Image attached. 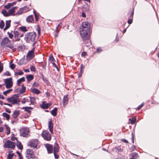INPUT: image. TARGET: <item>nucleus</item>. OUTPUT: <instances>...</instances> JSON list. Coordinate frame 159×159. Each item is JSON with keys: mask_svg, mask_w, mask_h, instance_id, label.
Instances as JSON below:
<instances>
[{"mask_svg": "<svg viewBox=\"0 0 159 159\" xmlns=\"http://www.w3.org/2000/svg\"><path fill=\"white\" fill-rule=\"evenodd\" d=\"M86 55V52H82L81 54V55L82 57H84Z\"/></svg>", "mask_w": 159, "mask_h": 159, "instance_id": "obj_57", "label": "nucleus"}, {"mask_svg": "<svg viewBox=\"0 0 159 159\" xmlns=\"http://www.w3.org/2000/svg\"><path fill=\"white\" fill-rule=\"evenodd\" d=\"M129 120H130V121L131 123L132 124H134L135 123L136 120V119H129Z\"/></svg>", "mask_w": 159, "mask_h": 159, "instance_id": "obj_47", "label": "nucleus"}, {"mask_svg": "<svg viewBox=\"0 0 159 159\" xmlns=\"http://www.w3.org/2000/svg\"><path fill=\"white\" fill-rule=\"evenodd\" d=\"M42 136L46 140L49 141L51 139V135L47 131H44L42 133Z\"/></svg>", "mask_w": 159, "mask_h": 159, "instance_id": "obj_8", "label": "nucleus"}, {"mask_svg": "<svg viewBox=\"0 0 159 159\" xmlns=\"http://www.w3.org/2000/svg\"><path fill=\"white\" fill-rule=\"evenodd\" d=\"M16 7H14L12 8L11 9H10L9 11V15H14L15 13V9Z\"/></svg>", "mask_w": 159, "mask_h": 159, "instance_id": "obj_24", "label": "nucleus"}, {"mask_svg": "<svg viewBox=\"0 0 159 159\" xmlns=\"http://www.w3.org/2000/svg\"><path fill=\"white\" fill-rule=\"evenodd\" d=\"M34 48L32 50L29 51L27 55V57L29 58H32L33 57V55L34 54Z\"/></svg>", "mask_w": 159, "mask_h": 159, "instance_id": "obj_16", "label": "nucleus"}, {"mask_svg": "<svg viewBox=\"0 0 159 159\" xmlns=\"http://www.w3.org/2000/svg\"><path fill=\"white\" fill-rule=\"evenodd\" d=\"M4 26V21L2 20L0 23V28L1 29H3Z\"/></svg>", "mask_w": 159, "mask_h": 159, "instance_id": "obj_41", "label": "nucleus"}, {"mask_svg": "<svg viewBox=\"0 0 159 159\" xmlns=\"http://www.w3.org/2000/svg\"><path fill=\"white\" fill-rule=\"evenodd\" d=\"M22 9L23 10L24 13H25L27 12L30 10L29 8L27 6H25L22 7Z\"/></svg>", "mask_w": 159, "mask_h": 159, "instance_id": "obj_30", "label": "nucleus"}, {"mask_svg": "<svg viewBox=\"0 0 159 159\" xmlns=\"http://www.w3.org/2000/svg\"><path fill=\"white\" fill-rule=\"evenodd\" d=\"M121 140L123 142L126 143H128V141L127 140L125 139H122Z\"/></svg>", "mask_w": 159, "mask_h": 159, "instance_id": "obj_59", "label": "nucleus"}, {"mask_svg": "<svg viewBox=\"0 0 159 159\" xmlns=\"http://www.w3.org/2000/svg\"><path fill=\"white\" fill-rule=\"evenodd\" d=\"M86 40H87V42H85V43L86 44V46L87 47L90 46L91 45V43L89 39Z\"/></svg>", "mask_w": 159, "mask_h": 159, "instance_id": "obj_33", "label": "nucleus"}, {"mask_svg": "<svg viewBox=\"0 0 159 159\" xmlns=\"http://www.w3.org/2000/svg\"><path fill=\"white\" fill-rule=\"evenodd\" d=\"M31 90L32 93L36 94H39L40 93V91L39 89L35 88L32 89Z\"/></svg>", "mask_w": 159, "mask_h": 159, "instance_id": "obj_21", "label": "nucleus"}, {"mask_svg": "<svg viewBox=\"0 0 159 159\" xmlns=\"http://www.w3.org/2000/svg\"><path fill=\"white\" fill-rule=\"evenodd\" d=\"M6 111L8 113H11V111L7 108L5 109Z\"/></svg>", "mask_w": 159, "mask_h": 159, "instance_id": "obj_58", "label": "nucleus"}, {"mask_svg": "<svg viewBox=\"0 0 159 159\" xmlns=\"http://www.w3.org/2000/svg\"><path fill=\"white\" fill-rule=\"evenodd\" d=\"M26 79L28 82H29L30 81L32 80L34 78V76L32 75H27L26 77Z\"/></svg>", "mask_w": 159, "mask_h": 159, "instance_id": "obj_23", "label": "nucleus"}, {"mask_svg": "<svg viewBox=\"0 0 159 159\" xmlns=\"http://www.w3.org/2000/svg\"><path fill=\"white\" fill-rule=\"evenodd\" d=\"M20 114V111L19 110H15L12 115V116L14 119L16 118Z\"/></svg>", "mask_w": 159, "mask_h": 159, "instance_id": "obj_19", "label": "nucleus"}, {"mask_svg": "<svg viewBox=\"0 0 159 159\" xmlns=\"http://www.w3.org/2000/svg\"><path fill=\"white\" fill-rule=\"evenodd\" d=\"M90 29L87 28L80 29V33L82 39L84 40H88L89 38Z\"/></svg>", "mask_w": 159, "mask_h": 159, "instance_id": "obj_3", "label": "nucleus"}, {"mask_svg": "<svg viewBox=\"0 0 159 159\" xmlns=\"http://www.w3.org/2000/svg\"><path fill=\"white\" fill-rule=\"evenodd\" d=\"M12 79L11 78L4 79V82L7 89H9L12 86Z\"/></svg>", "mask_w": 159, "mask_h": 159, "instance_id": "obj_7", "label": "nucleus"}, {"mask_svg": "<svg viewBox=\"0 0 159 159\" xmlns=\"http://www.w3.org/2000/svg\"><path fill=\"white\" fill-rule=\"evenodd\" d=\"M22 109H24L25 111L29 113H30L31 112L30 110L32 109V108L31 107H23Z\"/></svg>", "mask_w": 159, "mask_h": 159, "instance_id": "obj_28", "label": "nucleus"}, {"mask_svg": "<svg viewBox=\"0 0 159 159\" xmlns=\"http://www.w3.org/2000/svg\"><path fill=\"white\" fill-rule=\"evenodd\" d=\"M14 153H9L7 155V159H12L14 155Z\"/></svg>", "mask_w": 159, "mask_h": 159, "instance_id": "obj_34", "label": "nucleus"}, {"mask_svg": "<svg viewBox=\"0 0 159 159\" xmlns=\"http://www.w3.org/2000/svg\"><path fill=\"white\" fill-rule=\"evenodd\" d=\"M24 13V11L22 8H20L17 12V14L20 15Z\"/></svg>", "mask_w": 159, "mask_h": 159, "instance_id": "obj_39", "label": "nucleus"}, {"mask_svg": "<svg viewBox=\"0 0 159 159\" xmlns=\"http://www.w3.org/2000/svg\"><path fill=\"white\" fill-rule=\"evenodd\" d=\"M3 104L5 105H8L10 107H12V105L10 104L4 103H3Z\"/></svg>", "mask_w": 159, "mask_h": 159, "instance_id": "obj_63", "label": "nucleus"}, {"mask_svg": "<svg viewBox=\"0 0 159 159\" xmlns=\"http://www.w3.org/2000/svg\"><path fill=\"white\" fill-rule=\"evenodd\" d=\"M52 65H53V66H55V67L57 69V70H58V68H57V66L56 64L55 63H54V62H53V63H52Z\"/></svg>", "mask_w": 159, "mask_h": 159, "instance_id": "obj_61", "label": "nucleus"}, {"mask_svg": "<svg viewBox=\"0 0 159 159\" xmlns=\"http://www.w3.org/2000/svg\"><path fill=\"white\" fill-rule=\"evenodd\" d=\"M26 20L27 22L32 23L34 21L33 16L31 15L27 17Z\"/></svg>", "mask_w": 159, "mask_h": 159, "instance_id": "obj_18", "label": "nucleus"}, {"mask_svg": "<svg viewBox=\"0 0 159 159\" xmlns=\"http://www.w3.org/2000/svg\"><path fill=\"white\" fill-rule=\"evenodd\" d=\"M136 149V147L135 146L133 145L131 148V149L132 150V151H134V150H135Z\"/></svg>", "mask_w": 159, "mask_h": 159, "instance_id": "obj_60", "label": "nucleus"}, {"mask_svg": "<svg viewBox=\"0 0 159 159\" xmlns=\"http://www.w3.org/2000/svg\"><path fill=\"white\" fill-rule=\"evenodd\" d=\"M41 107L43 109H47L48 107V104L45 103V102H43L41 105Z\"/></svg>", "mask_w": 159, "mask_h": 159, "instance_id": "obj_26", "label": "nucleus"}, {"mask_svg": "<svg viewBox=\"0 0 159 159\" xmlns=\"http://www.w3.org/2000/svg\"><path fill=\"white\" fill-rule=\"evenodd\" d=\"M45 147L48 153H51L52 152L53 147L51 145L49 144H47L45 145Z\"/></svg>", "mask_w": 159, "mask_h": 159, "instance_id": "obj_11", "label": "nucleus"}, {"mask_svg": "<svg viewBox=\"0 0 159 159\" xmlns=\"http://www.w3.org/2000/svg\"><path fill=\"white\" fill-rule=\"evenodd\" d=\"M82 28H80V29H84V28H87L88 29H90L89 26V24L88 22H83L81 25Z\"/></svg>", "mask_w": 159, "mask_h": 159, "instance_id": "obj_14", "label": "nucleus"}, {"mask_svg": "<svg viewBox=\"0 0 159 159\" xmlns=\"http://www.w3.org/2000/svg\"><path fill=\"white\" fill-rule=\"evenodd\" d=\"M57 108L55 107L51 111V114L54 116H56L57 115Z\"/></svg>", "mask_w": 159, "mask_h": 159, "instance_id": "obj_22", "label": "nucleus"}, {"mask_svg": "<svg viewBox=\"0 0 159 159\" xmlns=\"http://www.w3.org/2000/svg\"><path fill=\"white\" fill-rule=\"evenodd\" d=\"M53 124L52 123L51 120L48 122V128L49 130L51 133H53Z\"/></svg>", "mask_w": 159, "mask_h": 159, "instance_id": "obj_15", "label": "nucleus"}, {"mask_svg": "<svg viewBox=\"0 0 159 159\" xmlns=\"http://www.w3.org/2000/svg\"><path fill=\"white\" fill-rule=\"evenodd\" d=\"M39 84L36 82H34L32 85V86L33 87H39Z\"/></svg>", "mask_w": 159, "mask_h": 159, "instance_id": "obj_46", "label": "nucleus"}, {"mask_svg": "<svg viewBox=\"0 0 159 159\" xmlns=\"http://www.w3.org/2000/svg\"><path fill=\"white\" fill-rule=\"evenodd\" d=\"M20 30L23 32H25L27 31V30L25 26H22L20 28Z\"/></svg>", "mask_w": 159, "mask_h": 159, "instance_id": "obj_35", "label": "nucleus"}, {"mask_svg": "<svg viewBox=\"0 0 159 159\" xmlns=\"http://www.w3.org/2000/svg\"><path fill=\"white\" fill-rule=\"evenodd\" d=\"M7 34L9 35V38L11 39H12L14 36L13 34L9 32H7Z\"/></svg>", "mask_w": 159, "mask_h": 159, "instance_id": "obj_42", "label": "nucleus"}, {"mask_svg": "<svg viewBox=\"0 0 159 159\" xmlns=\"http://www.w3.org/2000/svg\"><path fill=\"white\" fill-rule=\"evenodd\" d=\"M10 23H11V20H6V26L5 27V28L4 29V30H6L8 29L10 26Z\"/></svg>", "mask_w": 159, "mask_h": 159, "instance_id": "obj_20", "label": "nucleus"}, {"mask_svg": "<svg viewBox=\"0 0 159 159\" xmlns=\"http://www.w3.org/2000/svg\"><path fill=\"white\" fill-rule=\"evenodd\" d=\"M27 156L30 159V158H33L34 157V152L31 149H28L26 152Z\"/></svg>", "mask_w": 159, "mask_h": 159, "instance_id": "obj_10", "label": "nucleus"}, {"mask_svg": "<svg viewBox=\"0 0 159 159\" xmlns=\"http://www.w3.org/2000/svg\"><path fill=\"white\" fill-rule=\"evenodd\" d=\"M12 3H8L7 5L5 6L4 7L6 9H8L12 6Z\"/></svg>", "mask_w": 159, "mask_h": 159, "instance_id": "obj_44", "label": "nucleus"}, {"mask_svg": "<svg viewBox=\"0 0 159 159\" xmlns=\"http://www.w3.org/2000/svg\"><path fill=\"white\" fill-rule=\"evenodd\" d=\"M16 146L15 143L12 142L10 140L6 141L4 143V146L6 148H11L14 149Z\"/></svg>", "mask_w": 159, "mask_h": 159, "instance_id": "obj_6", "label": "nucleus"}, {"mask_svg": "<svg viewBox=\"0 0 159 159\" xmlns=\"http://www.w3.org/2000/svg\"><path fill=\"white\" fill-rule=\"evenodd\" d=\"M38 140L35 139L30 141L28 143V145L31 147L36 148L38 144Z\"/></svg>", "mask_w": 159, "mask_h": 159, "instance_id": "obj_9", "label": "nucleus"}, {"mask_svg": "<svg viewBox=\"0 0 159 159\" xmlns=\"http://www.w3.org/2000/svg\"><path fill=\"white\" fill-rule=\"evenodd\" d=\"M10 67L11 69H13L15 68V65L13 63L11 64L10 65Z\"/></svg>", "mask_w": 159, "mask_h": 159, "instance_id": "obj_48", "label": "nucleus"}, {"mask_svg": "<svg viewBox=\"0 0 159 159\" xmlns=\"http://www.w3.org/2000/svg\"><path fill=\"white\" fill-rule=\"evenodd\" d=\"M143 105V103L142 104L139 105L137 107V110H139V109H140L142 107Z\"/></svg>", "mask_w": 159, "mask_h": 159, "instance_id": "obj_53", "label": "nucleus"}, {"mask_svg": "<svg viewBox=\"0 0 159 159\" xmlns=\"http://www.w3.org/2000/svg\"><path fill=\"white\" fill-rule=\"evenodd\" d=\"M2 115L3 117L6 118L7 120H8L9 119L10 115L7 113H3Z\"/></svg>", "mask_w": 159, "mask_h": 159, "instance_id": "obj_29", "label": "nucleus"}, {"mask_svg": "<svg viewBox=\"0 0 159 159\" xmlns=\"http://www.w3.org/2000/svg\"><path fill=\"white\" fill-rule=\"evenodd\" d=\"M23 74L24 73L22 71L20 70H19V72H16L15 73V76H17V75H23Z\"/></svg>", "mask_w": 159, "mask_h": 159, "instance_id": "obj_32", "label": "nucleus"}, {"mask_svg": "<svg viewBox=\"0 0 159 159\" xmlns=\"http://www.w3.org/2000/svg\"><path fill=\"white\" fill-rule=\"evenodd\" d=\"M11 42L7 37L4 38L1 43V46L6 47L11 49L13 52L16 51V48L13 44H11Z\"/></svg>", "mask_w": 159, "mask_h": 159, "instance_id": "obj_2", "label": "nucleus"}, {"mask_svg": "<svg viewBox=\"0 0 159 159\" xmlns=\"http://www.w3.org/2000/svg\"><path fill=\"white\" fill-rule=\"evenodd\" d=\"M57 152H54V157L55 158H58L59 157L58 155L56 154Z\"/></svg>", "mask_w": 159, "mask_h": 159, "instance_id": "obj_55", "label": "nucleus"}, {"mask_svg": "<svg viewBox=\"0 0 159 159\" xmlns=\"http://www.w3.org/2000/svg\"><path fill=\"white\" fill-rule=\"evenodd\" d=\"M46 95L47 97H49L50 96V93L48 92H46Z\"/></svg>", "mask_w": 159, "mask_h": 159, "instance_id": "obj_64", "label": "nucleus"}, {"mask_svg": "<svg viewBox=\"0 0 159 159\" xmlns=\"http://www.w3.org/2000/svg\"><path fill=\"white\" fill-rule=\"evenodd\" d=\"M49 60L51 61H53L54 60V58L52 56H50L49 57Z\"/></svg>", "mask_w": 159, "mask_h": 159, "instance_id": "obj_54", "label": "nucleus"}, {"mask_svg": "<svg viewBox=\"0 0 159 159\" xmlns=\"http://www.w3.org/2000/svg\"><path fill=\"white\" fill-rule=\"evenodd\" d=\"M68 95H65L64 96L63 99V103L64 107H65L68 103Z\"/></svg>", "mask_w": 159, "mask_h": 159, "instance_id": "obj_13", "label": "nucleus"}, {"mask_svg": "<svg viewBox=\"0 0 159 159\" xmlns=\"http://www.w3.org/2000/svg\"><path fill=\"white\" fill-rule=\"evenodd\" d=\"M132 18H131V19H129L128 20V23L129 24H130L132 23Z\"/></svg>", "mask_w": 159, "mask_h": 159, "instance_id": "obj_52", "label": "nucleus"}, {"mask_svg": "<svg viewBox=\"0 0 159 159\" xmlns=\"http://www.w3.org/2000/svg\"><path fill=\"white\" fill-rule=\"evenodd\" d=\"M12 90V89H8L6 91H4L3 92V94L4 95L7 96V94L8 93H9L11 92Z\"/></svg>", "mask_w": 159, "mask_h": 159, "instance_id": "obj_37", "label": "nucleus"}, {"mask_svg": "<svg viewBox=\"0 0 159 159\" xmlns=\"http://www.w3.org/2000/svg\"><path fill=\"white\" fill-rule=\"evenodd\" d=\"M30 101L32 104H34L35 101V98L33 97H30Z\"/></svg>", "mask_w": 159, "mask_h": 159, "instance_id": "obj_40", "label": "nucleus"}, {"mask_svg": "<svg viewBox=\"0 0 159 159\" xmlns=\"http://www.w3.org/2000/svg\"><path fill=\"white\" fill-rule=\"evenodd\" d=\"M21 102L22 104H25L26 102V101L25 100V98H24L23 99V100L21 101Z\"/></svg>", "mask_w": 159, "mask_h": 159, "instance_id": "obj_62", "label": "nucleus"}, {"mask_svg": "<svg viewBox=\"0 0 159 159\" xmlns=\"http://www.w3.org/2000/svg\"><path fill=\"white\" fill-rule=\"evenodd\" d=\"M25 81V78L24 77L18 79L17 80V84L18 86H20V84L22 82H24Z\"/></svg>", "mask_w": 159, "mask_h": 159, "instance_id": "obj_25", "label": "nucleus"}, {"mask_svg": "<svg viewBox=\"0 0 159 159\" xmlns=\"http://www.w3.org/2000/svg\"><path fill=\"white\" fill-rule=\"evenodd\" d=\"M19 92L20 93H24L26 91V88L24 86V84L21 85V88L19 89Z\"/></svg>", "mask_w": 159, "mask_h": 159, "instance_id": "obj_17", "label": "nucleus"}, {"mask_svg": "<svg viewBox=\"0 0 159 159\" xmlns=\"http://www.w3.org/2000/svg\"><path fill=\"white\" fill-rule=\"evenodd\" d=\"M3 69V67L2 65V63L0 61V73L2 71Z\"/></svg>", "mask_w": 159, "mask_h": 159, "instance_id": "obj_51", "label": "nucleus"}, {"mask_svg": "<svg viewBox=\"0 0 159 159\" xmlns=\"http://www.w3.org/2000/svg\"><path fill=\"white\" fill-rule=\"evenodd\" d=\"M36 34L35 33H27L25 35L24 40L27 43L31 44L34 46L36 43Z\"/></svg>", "mask_w": 159, "mask_h": 159, "instance_id": "obj_1", "label": "nucleus"}, {"mask_svg": "<svg viewBox=\"0 0 159 159\" xmlns=\"http://www.w3.org/2000/svg\"><path fill=\"white\" fill-rule=\"evenodd\" d=\"M29 132V129L27 128H22L20 129V136L24 137H27Z\"/></svg>", "mask_w": 159, "mask_h": 159, "instance_id": "obj_5", "label": "nucleus"}, {"mask_svg": "<svg viewBox=\"0 0 159 159\" xmlns=\"http://www.w3.org/2000/svg\"><path fill=\"white\" fill-rule=\"evenodd\" d=\"M2 13L5 16H9V12H7L6 10H3L2 11Z\"/></svg>", "mask_w": 159, "mask_h": 159, "instance_id": "obj_31", "label": "nucleus"}, {"mask_svg": "<svg viewBox=\"0 0 159 159\" xmlns=\"http://www.w3.org/2000/svg\"><path fill=\"white\" fill-rule=\"evenodd\" d=\"M33 12L34 14L36 20L37 21L38 20V18H39V17L37 16L36 13V12L35 11H34Z\"/></svg>", "mask_w": 159, "mask_h": 159, "instance_id": "obj_50", "label": "nucleus"}, {"mask_svg": "<svg viewBox=\"0 0 159 159\" xmlns=\"http://www.w3.org/2000/svg\"><path fill=\"white\" fill-rule=\"evenodd\" d=\"M3 75H7L9 76H11V75L10 72L7 71L5 72H4L3 73Z\"/></svg>", "mask_w": 159, "mask_h": 159, "instance_id": "obj_45", "label": "nucleus"}, {"mask_svg": "<svg viewBox=\"0 0 159 159\" xmlns=\"http://www.w3.org/2000/svg\"><path fill=\"white\" fill-rule=\"evenodd\" d=\"M6 100L12 104H16L18 105L20 104L19 102L20 101L19 96L16 94L14 95L12 97L7 98Z\"/></svg>", "mask_w": 159, "mask_h": 159, "instance_id": "obj_4", "label": "nucleus"}, {"mask_svg": "<svg viewBox=\"0 0 159 159\" xmlns=\"http://www.w3.org/2000/svg\"><path fill=\"white\" fill-rule=\"evenodd\" d=\"M6 129L7 130V134L8 135L10 134V127L8 126L7 125H5Z\"/></svg>", "mask_w": 159, "mask_h": 159, "instance_id": "obj_38", "label": "nucleus"}, {"mask_svg": "<svg viewBox=\"0 0 159 159\" xmlns=\"http://www.w3.org/2000/svg\"><path fill=\"white\" fill-rule=\"evenodd\" d=\"M59 150L58 145L57 143L55 144L54 147V152H58Z\"/></svg>", "mask_w": 159, "mask_h": 159, "instance_id": "obj_27", "label": "nucleus"}, {"mask_svg": "<svg viewBox=\"0 0 159 159\" xmlns=\"http://www.w3.org/2000/svg\"><path fill=\"white\" fill-rule=\"evenodd\" d=\"M17 148L20 150H22L23 149V146L21 144V143L20 142L18 143L16 145Z\"/></svg>", "mask_w": 159, "mask_h": 159, "instance_id": "obj_36", "label": "nucleus"}, {"mask_svg": "<svg viewBox=\"0 0 159 159\" xmlns=\"http://www.w3.org/2000/svg\"><path fill=\"white\" fill-rule=\"evenodd\" d=\"M30 70L34 72L36 71V69L34 66H31L30 67Z\"/></svg>", "mask_w": 159, "mask_h": 159, "instance_id": "obj_43", "label": "nucleus"}, {"mask_svg": "<svg viewBox=\"0 0 159 159\" xmlns=\"http://www.w3.org/2000/svg\"><path fill=\"white\" fill-rule=\"evenodd\" d=\"M42 78L43 80L45 82H46L48 81V80L46 78L44 77H43V74H42Z\"/></svg>", "mask_w": 159, "mask_h": 159, "instance_id": "obj_49", "label": "nucleus"}, {"mask_svg": "<svg viewBox=\"0 0 159 159\" xmlns=\"http://www.w3.org/2000/svg\"><path fill=\"white\" fill-rule=\"evenodd\" d=\"M14 37L15 38V41H20V39L19 37V33L17 31H15L14 32Z\"/></svg>", "mask_w": 159, "mask_h": 159, "instance_id": "obj_12", "label": "nucleus"}, {"mask_svg": "<svg viewBox=\"0 0 159 159\" xmlns=\"http://www.w3.org/2000/svg\"><path fill=\"white\" fill-rule=\"evenodd\" d=\"M115 148L116 149L118 152H120L122 150L121 149V148L120 147H115Z\"/></svg>", "mask_w": 159, "mask_h": 159, "instance_id": "obj_56", "label": "nucleus"}]
</instances>
